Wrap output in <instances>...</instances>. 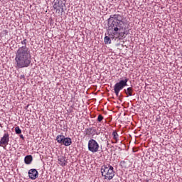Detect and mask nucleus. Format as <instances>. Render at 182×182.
I'll return each instance as SVG.
<instances>
[{"instance_id":"1","label":"nucleus","mask_w":182,"mask_h":182,"mask_svg":"<svg viewBox=\"0 0 182 182\" xmlns=\"http://www.w3.org/2000/svg\"><path fill=\"white\" fill-rule=\"evenodd\" d=\"M109 21L111 23L108 26V36L105 37V43H112L111 39H117L123 38L126 33V22L123 21V18L120 14H114L110 16Z\"/></svg>"},{"instance_id":"2","label":"nucleus","mask_w":182,"mask_h":182,"mask_svg":"<svg viewBox=\"0 0 182 182\" xmlns=\"http://www.w3.org/2000/svg\"><path fill=\"white\" fill-rule=\"evenodd\" d=\"M26 42L28 41L24 39L21 41L22 47L18 48L16 53V68L22 69L23 68H28L31 65V51L29 48L26 47Z\"/></svg>"},{"instance_id":"3","label":"nucleus","mask_w":182,"mask_h":182,"mask_svg":"<svg viewBox=\"0 0 182 182\" xmlns=\"http://www.w3.org/2000/svg\"><path fill=\"white\" fill-rule=\"evenodd\" d=\"M101 173L104 180H112L114 177V168L112 165H103L101 168Z\"/></svg>"},{"instance_id":"4","label":"nucleus","mask_w":182,"mask_h":182,"mask_svg":"<svg viewBox=\"0 0 182 182\" xmlns=\"http://www.w3.org/2000/svg\"><path fill=\"white\" fill-rule=\"evenodd\" d=\"M127 82H129L128 78H125L124 80H121L119 82H117L114 86V91L117 97L119 96V93H120V90H123L125 86H127Z\"/></svg>"},{"instance_id":"5","label":"nucleus","mask_w":182,"mask_h":182,"mask_svg":"<svg viewBox=\"0 0 182 182\" xmlns=\"http://www.w3.org/2000/svg\"><path fill=\"white\" fill-rule=\"evenodd\" d=\"M100 147L99 143L96 140L91 139L88 141V150L91 153H97Z\"/></svg>"},{"instance_id":"6","label":"nucleus","mask_w":182,"mask_h":182,"mask_svg":"<svg viewBox=\"0 0 182 182\" xmlns=\"http://www.w3.org/2000/svg\"><path fill=\"white\" fill-rule=\"evenodd\" d=\"M8 144H9V134L7 132L5 133L3 137L0 139V146L4 147V146H6Z\"/></svg>"},{"instance_id":"7","label":"nucleus","mask_w":182,"mask_h":182,"mask_svg":"<svg viewBox=\"0 0 182 182\" xmlns=\"http://www.w3.org/2000/svg\"><path fill=\"white\" fill-rule=\"evenodd\" d=\"M38 176H39V173L38 172V171L36 169H30L28 171V177L31 180H36V178H38Z\"/></svg>"},{"instance_id":"8","label":"nucleus","mask_w":182,"mask_h":182,"mask_svg":"<svg viewBox=\"0 0 182 182\" xmlns=\"http://www.w3.org/2000/svg\"><path fill=\"white\" fill-rule=\"evenodd\" d=\"M62 144H63V146H70V144H72V139H70L69 137H65L63 141Z\"/></svg>"},{"instance_id":"9","label":"nucleus","mask_w":182,"mask_h":182,"mask_svg":"<svg viewBox=\"0 0 182 182\" xmlns=\"http://www.w3.org/2000/svg\"><path fill=\"white\" fill-rule=\"evenodd\" d=\"M58 161L60 166H62L63 167L66 166V159H65V157L60 156L58 158Z\"/></svg>"},{"instance_id":"10","label":"nucleus","mask_w":182,"mask_h":182,"mask_svg":"<svg viewBox=\"0 0 182 182\" xmlns=\"http://www.w3.org/2000/svg\"><path fill=\"white\" fill-rule=\"evenodd\" d=\"M124 93L127 96H133V87H129L127 90H124Z\"/></svg>"},{"instance_id":"11","label":"nucleus","mask_w":182,"mask_h":182,"mask_svg":"<svg viewBox=\"0 0 182 182\" xmlns=\"http://www.w3.org/2000/svg\"><path fill=\"white\" fill-rule=\"evenodd\" d=\"M95 133H96V131L93 128H88L85 131L87 136H92V134H95Z\"/></svg>"},{"instance_id":"12","label":"nucleus","mask_w":182,"mask_h":182,"mask_svg":"<svg viewBox=\"0 0 182 182\" xmlns=\"http://www.w3.org/2000/svg\"><path fill=\"white\" fill-rule=\"evenodd\" d=\"M32 160H33V159L32 158V155H28L24 159L26 164H31L32 163Z\"/></svg>"},{"instance_id":"13","label":"nucleus","mask_w":182,"mask_h":182,"mask_svg":"<svg viewBox=\"0 0 182 182\" xmlns=\"http://www.w3.org/2000/svg\"><path fill=\"white\" fill-rule=\"evenodd\" d=\"M64 139H65V136L63 135L60 134L56 136L57 143H59V144H63Z\"/></svg>"},{"instance_id":"14","label":"nucleus","mask_w":182,"mask_h":182,"mask_svg":"<svg viewBox=\"0 0 182 182\" xmlns=\"http://www.w3.org/2000/svg\"><path fill=\"white\" fill-rule=\"evenodd\" d=\"M112 136H113L114 140H115V143H117V141H119V134H117V132L114 131L112 132Z\"/></svg>"},{"instance_id":"15","label":"nucleus","mask_w":182,"mask_h":182,"mask_svg":"<svg viewBox=\"0 0 182 182\" xmlns=\"http://www.w3.org/2000/svg\"><path fill=\"white\" fill-rule=\"evenodd\" d=\"M53 8L54 9H59V8H60V1L55 2Z\"/></svg>"},{"instance_id":"16","label":"nucleus","mask_w":182,"mask_h":182,"mask_svg":"<svg viewBox=\"0 0 182 182\" xmlns=\"http://www.w3.org/2000/svg\"><path fill=\"white\" fill-rule=\"evenodd\" d=\"M15 132L16 134H21V133H22V130H21V128H19V127H16L15 128Z\"/></svg>"},{"instance_id":"17","label":"nucleus","mask_w":182,"mask_h":182,"mask_svg":"<svg viewBox=\"0 0 182 182\" xmlns=\"http://www.w3.org/2000/svg\"><path fill=\"white\" fill-rule=\"evenodd\" d=\"M104 117H103V115L102 114H99L98 115V117H97V122H102V120H103Z\"/></svg>"},{"instance_id":"18","label":"nucleus","mask_w":182,"mask_h":182,"mask_svg":"<svg viewBox=\"0 0 182 182\" xmlns=\"http://www.w3.org/2000/svg\"><path fill=\"white\" fill-rule=\"evenodd\" d=\"M125 163H126V161H122L121 162V164H125Z\"/></svg>"},{"instance_id":"19","label":"nucleus","mask_w":182,"mask_h":182,"mask_svg":"<svg viewBox=\"0 0 182 182\" xmlns=\"http://www.w3.org/2000/svg\"><path fill=\"white\" fill-rule=\"evenodd\" d=\"M21 139H23V135L20 136Z\"/></svg>"}]
</instances>
